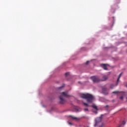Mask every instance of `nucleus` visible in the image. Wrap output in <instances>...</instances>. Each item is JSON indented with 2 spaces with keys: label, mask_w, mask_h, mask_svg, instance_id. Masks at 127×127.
<instances>
[{
  "label": "nucleus",
  "mask_w": 127,
  "mask_h": 127,
  "mask_svg": "<svg viewBox=\"0 0 127 127\" xmlns=\"http://www.w3.org/2000/svg\"><path fill=\"white\" fill-rule=\"evenodd\" d=\"M69 97V95L68 94V92H63L62 94L60 96V103L61 104H64L65 102H66V100H65V99L64 97Z\"/></svg>",
  "instance_id": "f03ea898"
},
{
  "label": "nucleus",
  "mask_w": 127,
  "mask_h": 127,
  "mask_svg": "<svg viewBox=\"0 0 127 127\" xmlns=\"http://www.w3.org/2000/svg\"><path fill=\"white\" fill-rule=\"evenodd\" d=\"M89 62H90L89 61H87L86 63V64L88 65L89 64Z\"/></svg>",
  "instance_id": "412c9836"
},
{
  "label": "nucleus",
  "mask_w": 127,
  "mask_h": 127,
  "mask_svg": "<svg viewBox=\"0 0 127 127\" xmlns=\"http://www.w3.org/2000/svg\"><path fill=\"white\" fill-rule=\"evenodd\" d=\"M101 66L102 67V68L104 70H107L108 69V68H107V64H101Z\"/></svg>",
  "instance_id": "6e6552de"
},
{
  "label": "nucleus",
  "mask_w": 127,
  "mask_h": 127,
  "mask_svg": "<svg viewBox=\"0 0 127 127\" xmlns=\"http://www.w3.org/2000/svg\"><path fill=\"white\" fill-rule=\"evenodd\" d=\"M92 108H93V109H95V110H98V107L95 106V105H93L92 106Z\"/></svg>",
  "instance_id": "9b49d317"
},
{
  "label": "nucleus",
  "mask_w": 127,
  "mask_h": 127,
  "mask_svg": "<svg viewBox=\"0 0 127 127\" xmlns=\"http://www.w3.org/2000/svg\"><path fill=\"white\" fill-rule=\"evenodd\" d=\"M120 100H124V96H121L120 97Z\"/></svg>",
  "instance_id": "aec40b11"
},
{
  "label": "nucleus",
  "mask_w": 127,
  "mask_h": 127,
  "mask_svg": "<svg viewBox=\"0 0 127 127\" xmlns=\"http://www.w3.org/2000/svg\"><path fill=\"white\" fill-rule=\"evenodd\" d=\"M108 89L105 87L102 88V93H104V95H108V93L107 92Z\"/></svg>",
  "instance_id": "39448f33"
},
{
  "label": "nucleus",
  "mask_w": 127,
  "mask_h": 127,
  "mask_svg": "<svg viewBox=\"0 0 127 127\" xmlns=\"http://www.w3.org/2000/svg\"><path fill=\"white\" fill-rule=\"evenodd\" d=\"M103 115H101L100 117H97L95 119V124L94 125V127H97L98 124L102 122V120H103Z\"/></svg>",
  "instance_id": "20e7f679"
},
{
  "label": "nucleus",
  "mask_w": 127,
  "mask_h": 127,
  "mask_svg": "<svg viewBox=\"0 0 127 127\" xmlns=\"http://www.w3.org/2000/svg\"><path fill=\"white\" fill-rule=\"evenodd\" d=\"M90 79L93 81V83H98L101 81L100 77L97 76H92L90 77Z\"/></svg>",
  "instance_id": "7ed1b4c3"
},
{
  "label": "nucleus",
  "mask_w": 127,
  "mask_h": 127,
  "mask_svg": "<svg viewBox=\"0 0 127 127\" xmlns=\"http://www.w3.org/2000/svg\"><path fill=\"white\" fill-rule=\"evenodd\" d=\"M112 93H113V94H118V93H119V92H118V91H114Z\"/></svg>",
  "instance_id": "dca6fc26"
},
{
  "label": "nucleus",
  "mask_w": 127,
  "mask_h": 127,
  "mask_svg": "<svg viewBox=\"0 0 127 127\" xmlns=\"http://www.w3.org/2000/svg\"><path fill=\"white\" fill-rule=\"evenodd\" d=\"M122 75H123V72H121L120 74H119V76L117 79V81L116 83V86H117V85L119 84V82H120V79L121 78V77H122Z\"/></svg>",
  "instance_id": "423d86ee"
},
{
  "label": "nucleus",
  "mask_w": 127,
  "mask_h": 127,
  "mask_svg": "<svg viewBox=\"0 0 127 127\" xmlns=\"http://www.w3.org/2000/svg\"><path fill=\"white\" fill-rule=\"evenodd\" d=\"M69 117L71 118L73 120H75V121H79L80 118L75 117L74 116L70 115Z\"/></svg>",
  "instance_id": "0eeeda50"
},
{
  "label": "nucleus",
  "mask_w": 127,
  "mask_h": 127,
  "mask_svg": "<svg viewBox=\"0 0 127 127\" xmlns=\"http://www.w3.org/2000/svg\"><path fill=\"white\" fill-rule=\"evenodd\" d=\"M65 86V85H62L61 87H60V88H59V89H62V88H64V87Z\"/></svg>",
  "instance_id": "f3484780"
},
{
  "label": "nucleus",
  "mask_w": 127,
  "mask_h": 127,
  "mask_svg": "<svg viewBox=\"0 0 127 127\" xmlns=\"http://www.w3.org/2000/svg\"><path fill=\"white\" fill-rule=\"evenodd\" d=\"M84 111H85V112H87V111H89V109H88V108H85V109H84Z\"/></svg>",
  "instance_id": "a211bd4d"
},
{
  "label": "nucleus",
  "mask_w": 127,
  "mask_h": 127,
  "mask_svg": "<svg viewBox=\"0 0 127 127\" xmlns=\"http://www.w3.org/2000/svg\"><path fill=\"white\" fill-rule=\"evenodd\" d=\"M107 80H108V76L107 75L103 76L102 81H107Z\"/></svg>",
  "instance_id": "1a4fd4ad"
},
{
  "label": "nucleus",
  "mask_w": 127,
  "mask_h": 127,
  "mask_svg": "<svg viewBox=\"0 0 127 127\" xmlns=\"http://www.w3.org/2000/svg\"><path fill=\"white\" fill-rule=\"evenodd\" d=\"M83 104L84 105V106H85L86 107H88V106H89V105L86 103H83Z\"/></svg>",
  "instance_id": "ddd939ff"
},
{
  "label": "nucleus",
  "mask_w": 127,
  "mask_h": 127,
  "mask_svg": "<svg viewBox=\"0 0 127 127\" xmlns=\"http://www.w3.org/2000/svg\"><path fill=\"white\" fill-rule=\"evenodd\" d=\"M123 125H126V122L125 121H123L122 122V124H121L119 126H118V127H121L123 126Z\"/></svg>",
  "instance_id": "9d476101"
},
{
  "label": "nucleus",
  "mask_w": 127,
  "mask_h": 127,
  "mask_svg": "<svg viewBox=\"0 0 127 127\" xmlns=\"http://www.w3.org/2000/svg\"><path fill=\"white\" fill-rule=\"evenodd\" d=\"M68 125H70V126H72V125H73V124H72V123L69 122Z\"/></svg>",
  "instance_id": "4be33fe9"
},
{
  "label": "nucleus",
  "mask_w": 127,
  "mask_h": 127,
  "mask_svg": "<svg viewBox=\"0 0 127 127\" xmlns=\"http://www.w3.org/2000/svg\"><path fill=\"white\" fill-rule=\"evenodd\" d=\"M75 112H79V109H78V108H75Z\"/></svg>",
  "instance_id": "6ab92c4d"
},
{
  "label": "nucleus",
  "mask_w": 127,
  "mask_h": 127,
  "mask_svg": "<svg viewBox=\"0 0 127 127\" xmlns=\"http://www.w3.org/2000/svg\"><path fill=\"white\" fill-rule=\"evenodd\" d=\"M114 87H115L114 85H111V86H110V88H111V89H113Z\"/></svg>",
  "instance_id": "4468645a"
},
{
  "label": "nucleus",
  "mask_w": 127,
  "mask_h": 127,
  "mask_svg": "<svg viewBox=\"0 0 127 127\" xmlns=\"http://www.w3.org/2000/svg\"><path fill=\"white\" fill-rule=\"evenodd\" d=\"M81 98H82V99H86L88 103H93V100H94L93 95L88 93L82 94Z\"/></svg>",
  "instance_id": "f257e3e1"
},
{
  "label": "nucleus",
  "mask_w": 127,
  "mask_h": 127,
  "mask_svg": "<svg viewBox=\"0 0 127 127\" xmlns=\"http://www.w3.org/2000/svg\"><path fill=\"white\" fill-rule=\"evenodd\" d=\"M105 127V123H102L100 126H99V127Z\"/></svg>",
  "instance_id": "f8f14e48"
},
{
  "label": "nucleus",
  "mask_w": 127,
  "mask_h": 127,
  "mask_svg": "<svg viewBox=\"0 0 127 127\" xmlns=\"http://www.w3.org/2000/svg\"><path fill=\"white\" fill-rule=\"evenodd\" d=\"M68 74H69V72H66V73H65V77H67V75H68Z\"/></svg>",
  "instance_id": "2eb2a0df"
},
{
  "label": "nucleus",
  "mask_w": 127,
  "mask_h": 127,
  "mask_svg": "<svg viewBox=\"0 0 127 127\" xmlns=\"http://www.w3.org/2000/svg\"><path fill=\"white\" fill-rule=\"evenodd\" d=\"M124 95H126V93L124 92Z\"/></svg>",
  "instance_id": "b1692460"
},
{
  "label": "nucleus",
  "mask_w": 127,
  "mask_h": 127,
  "mask_svg": "<svg viewBox=\"0 0 127 127\" xmlns=\"http://www.w3.org/2000/svg\"><path fill=\"white\" fill-rule=\"evenodd\" d=\"M105 108H109V105H106V106H105Z\"/></svg>",
  "instance_id": "5701e85b"
}]
</instances>
